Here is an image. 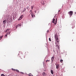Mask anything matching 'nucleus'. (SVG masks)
<instances>
[{"mask_svg": "<svg viewBox=\"0 0 76 76\" xmlns=\"http://www.w3.org/2000/svg\"><path fill=\"white\" fill-rule=\"evenodd\" d=\"M57 18L56 19V20L54 18H53V21L52 22V23H53L54 24V25H56L57 24ZM55 20H56V23H55Z\"/></svg>", "mask_w": 76, "mask_h": 76, "instance_id": "1", "label": "nucleus"}, {"mask_svg": "<svg viewBox=\"0 0 76 76\" xmlns=\"http://www.w3.org/2000/svg\"><path fill=\"white\" fill-rule=\"evenodd\" d=\"M68 14L69 16H72L73 15V11H70L68 12Z\"/></svg>", "mask_w": 76, "mask_h": 76, "instance_id": "2", "label": "nucleus"}, {"mask_svg": "<svg viewBox=\"0 0 76 76\" xmlns=\"http://www.w3.org/2000/svg\"><path fill=\"white\" fill-rule=\"evenodd\" d=\"M30 14L31 15V16L32 18H34V17H35V15H34V14L33 13V12H31L30 13Z\"/></svg>", "mask_w": 76, "mask_h": 76, "instance_id": "3", "label": "nucleus"}, {"mask_svg": "<svg viewBox=\"0 0 76 76\" xmlns=\"http://www.w3.org/2000/svg\"><path fill=\"white\" fill-rule=\"evenodd\" d=\"M23 15H22L20 18L18 19V20H20L21 19H22L23 18Z\"/></svg>", "mask_w": 76, "mask_h": 76, "instance_id": "4", "label": "nucleus"}, {"mask_svg": "<svg viewBox=\"0 0 76 76\" xmlns=\"http://www.w3.org/2000/svg\"><path fill=\"white\" fill-rule=\"evenodd\" d=\"M60 67V65L59 64H58L56 65V68L57 69H58V68Z\"/></svg>", "mask_w": 76, "mask_h": 76, "instance_id": "5", "label": "nucleus"}, {"mask_svg": "<svg viewBox=\"0 0 76 76\" xmlns=\"http://www.w3.org/2000/svg\"><path fill=\"white\" fill-rule=\"evenodd\" d=\"M7 21V20H4L3 21V24H4V25H5V24H6V21Z\"/></svg>", "mask_w": 76, "mask_h": 76, "instance_id": "6", "label": "nucleus"}, {"mask_svg": "<svg viewBox=\"0 0 76 76\" xmlns=\"http://www.w3.org/2000/svg\"><path fill=\"white\" fill-rule=\"evenodd\" d=\"M55 38H56V39H57V38H58V35H57V34H55Z\"/></svg>", "mask_w": 76, "mask_h": 76, "instance_id": "7", "label": "nucleus"}, {"mask_svg": "<svg viewBox=\"0 0 76 76\" xmlns=\"http://www.w3.org/2000/svg\"><path fill=\"white\" fill-rule=\"evenodd\" d=\"M54 57L53 56L51 58L52 61H54Z\"/></svg>", "mask_w": 76, "mask_h": 76, "instance_id": "8", "label": "nucleus"}, {"mask_svg": "<svg viewBox=\"0 0 76 76\" xmlns=\"http://www.w3.org/2000/svg\"><path fill=\"white\" fill-rule=\"evenodd\" d=\"M19 24H18L16 26V29H17V28H18V27H19Z\"/></svg>", "mask_w": 76, "mask_h": 76, "instance_id": "9", "label": "nucleus"}, {"mask_svg": "<svg viewBox=\"0 0 76 76\" xmlns=\"http://www.w3.org/2000/svg\"><path fill=\"white\" fill-rule=\"evenodd\" d=\"M56 41L57 42H58V38L57 39H56Z\"/></svg>", "mask_w": 76, "mask_h": 76, "instance_id": "10", "label": "nucleus"}, {"mask_svg": "<svg viewBox=\"0 0 76 76\" xmlns=\"http://www.w3.org/2000/svg\"><path fill=\"white\" fill-rule=\"evenodd\" d=\"M51 74H53L54 73V72H53V70H51Z\"/></svg>", "mask_w": 76, "mask_h": 76, "instance_id": "11", "label": "nucleus"}, {"mask_svg": "<svg viewBox=\"0 0 76 76\" xmlns=\"http://www.w3.org/2000/svg\"><path fill=\"white\" fill-rule=\"evenodd\" d=\"M43 76H45L46 75V74L44 72L43 73Z\"/></svg>", "mask_w": 76, "mask_h": 76, "instance_id": "12", "label": "nucleus"}, {"mask_svg": "<svg viewBox=\"0 0 76 76\" xmlns=\"http://www.w3.org/2000/svg\"><path fill=\"white\" fill-rule=\"evenodd\" d=\"M9 31V32L10 31V29H7L6 31V32H7Z\"/></svg>", "mask_w": 76, "mask_h": 76, "instance_id": "13", "label": "nucleus"}, {"mask_svg": "<svg viewBox=\"0 0 76 76\" xmlns=\"http://www.w3.org/2000/svg\"><path fill=\"white\" fill-rule=\"evenodd\" d=\"M71 23H72V25H74V24H75V22H72Z\"/></svg>", "mask_w": 76, "mask_h": 76, "instance_id": "14", "label": "nucleus"}, {"mask_svg": "<svg viewBox=\"0 0 76 76\" xmlns=\"http://www.w3.org/2000/svg\"><path fill=\"white\" fill-rule=\"evenodd\" d=\"M63 60L62 59H61V60H60V61L61 63H63Z\"/></svg>", "mask_w": 76, "mask_h": 76, "instance_id": "15", "label": "nucleus"}, {"mask_svg": "<svg viewBox=\"0 0 76 76\" xmlns=\"http://www.w3.org/2000/svg\"><path fill=\"white\" fill-rule=\"evenodd\" d=\"M7 36V34H6L4 36L5 38H6V37Z\"/></svg>", "mask_w": 76, "mask_h": 76, "instance_id": "16", "label": "nucleus"}, {"mask_svg": "<svg viewBox=\"0 0 76 76\" xmlns=\"http://www.w3.org/2000/svg\"><path fill=\"white\" fill-rule=\"evenodd\" d=\"M12 70L13 71H15V70H16V69H13V68H12Z\"/></svg>", "mask_w": 76, "mask_h": 76, "instance_id": "17", "label": "nucleus"}, {"mask_svg": "<svg viewBox=\"0 0 76 76\" xmlns=\"http://www.w3.org/2000/svg\"><path fill=\"white\" fill-rule=\"evenodd\" d=\"M20 72V73H21V74H22V75H23V74H24V73L22 72Z\"/></svg>", "mask_w": 76, "mask_h": 76, "instance_id": "18", "label": "nucleus"}, {"mask_svg": "<svg viewBox=\"0 0 76 76\" xmlns=\"http://www.w3.org/2000/svg\"><path fill=\"white\" fill-rule=\"evenodd\" d=\"M49 40L50 41H51V38H49Z\"/></svg>", "mask_w": 76, "mask_h": 76, "instance_id": "19", "label": "nucleus"}, {"mask_svg": "<svg viewBox=\"0 0 76 76\" xmlns=\"http://www.w3.org/2000/svg\"><path fill=\"white\" fill-rule=\"evenodd\" d=\"M3 36L0 37V40L3 38Z\"/></svg>", "mask_w": 76, "mask_h": 76, "instance_id": "20", "label": "nucleus"}, {"mask_svg": "<svg viewBox=\"0 0 76 76\" xmlns=\"http://www.w3.org/2000/svg\"><path fill=\"white\" fill-rule=\"evenodd\" d=\"M1 76H5V75H4V74H2L1 75Z\"/></svg>", "mask_w": 76, "mask_h": 76, "instance_id": "21", "label": "nucleus"}, {"mask_svg": "<svg viewBox=\"0 0 76 76\" xmlns=\"http://www.w3.org/2000/svg\"><path fill=\"white\" fill-rule=\"evenodd\" d=\"M10 31H9L8 32H7V34L8 35V34H10Z\"/></svg>", "mask_w": 76, "mask_h": 76, "instance_id": "22", "label": "nucleus"}, {"mask_svg": "<svg viewBox=\"0 0 76 76\" xmlns=\"http://www.w3.org/2000/svg\"><path fill=\"white\" fill-rule=\"evenodd\" d=\"M16 70L17 72H18V73H19V72H19V71L18 70Z\"/></svg>", "mask_w": 76, "mask_h": 76, "instance_id": "23", "label": "nucleus"}, {"mask_svg": "<svg viewBox=\"0 0 76 76\" xmlns=\"http://www.w3.org/2000/svg\"><path fill=\"white\" fill-rule=\"evenodd\" d=\"M25 12V11H24V10L22 11V13H23V12Z\"/></svg>", "mask_w": 76, "mask_h": 76, "instance_id": "24", "label": "nucleus"}, {"mask_svg": "<svg viewBox=\"0 0 76 76\" xmlns=\"http://www.w3.org/2000/svg\"><path fill=\"white\" fill-rule=\"evenodd\" d=\"M31 9H34V7H33V6H31Z\"/></svg>", "mask_w": 76, "mask_h": 76, "instance_id": "25", "label": "nucleus"}, {"mask_svg": "<svg viewBox=\"0 0 76 76\" xmlns=\"http://www.w3.org/2000/svg\"><path fill=\"white\" fill-rule=\"evenodd\" d=\"M42 3H42V4L44 5V2L43 1H42Z\"/></svg>", "mask_w": 76, "mask_h": 76, "instance_id": "26", "label": "nucleus"}, {"mask_svg": "<svg viewBox=\"0 0 76 76\" xmlns=\"http://www.w3.org/2000/svg\"><path fill=\"white\" fill-rule=\"evenodd\" d=\"M24 11H26V8H24Z\"/></svg>", "mask_w": 76, "mask_h": 76, "instance_id": "27", "label": "nucleus"}, {"mask_svg": "<svg viewBox=\"0 0 76 76\" xmlns=\"http://www.w3.org/2000/svg\"><path fill=\"white\" fill-rule=\"evenodd\" d=\"M55 44H56V46L57 47V46H58V45H57V44H56V43H55Z\"/></svg>", "mask_w": 76, "mask_h": 76, "instance_id": "28", "label": "nucleus"}, {"mask_svg": "<svg viewBox=\"0 0 76 76\" xmlns=\"http://www.w3.org/2000/svg\"><path fill=\"white\" fill-rule=\"evenodd\" d=\"M28 8H29V7H27V9H28Z\"/></svg>", "mask_w": 76, "mask_h": 76, "instance_id": "29", "label": "nucleus"}, {"mask_svg": "<svg viewBox=\"0 0 76 76\" xmlns=\"http://www.w3.org/2000/svg\"><path fill=\"white\" fill-rule=\"evenodd\" d=\"M32 12V10H31L30 11V12Z\"/></svg>", "mask_w": 76, "mask_h": 76, "instance_id": "30", "label": "nucleus"}, {"mask_svg": "<svg viewBox=\"0 0 76 76\" xmlns=\"http://www.w3.org/2000/svg\"><path fill=\"white\" fill-rule=\"evenodd\" d=\"M47 61H48V60H47L46 61V62H47Z\"/></svg>", "mask_w": 76, "mask_h": 76, "instance_id": "31", "label": "nucleus"}, {"mask_svg": "<svg viewBox=\"0 0 76 76\" xmlns=\"http://www.w3.org/2000/svg\"><path fill=\"white\" fill-rule=\"evenodd\" d=\"M75 14H76V12H75Z\"/></svg>", "mask_w": 76, "mask_h": 76, "instance_id": "32", "label": "nucleus"}, {"mask_svg": "<svg viewBox=\"0 0 76 76\" xmlns=\"http://www.w3.org/2000/svg\"><path fill=\"white\" fill-rule=\"evenodd\" d=\"M60 10H58V12H60Z\"/></svg>", "mask_w": 76, "mask_h": 76, "instance_id": "33", "label": "nucleus"}, {"mask_svg": "<svg viewBox=\"0 0 76 76\" xmlns=\"http://www.w3.org/2000/svg\"><path fill=\"white\" fill-rule=\"evenodd\" d=\"M50 61V60H48V61Z\"/></svg>", "mask_w": 76, "mask_h": 76, "instance_id": "34", "label": "nucleus"}, {"mask_svg": "<svg viewBox=\"0 0 76 76\" xmlns=\"http://www.w3.org/2000/svg\"><path fill=\"white\" fill-rule=\"evenodd\" d=\"M29 76H31V75H29Z\"/></svg>", "mask_w": 76, "mask_h": 76, "instance_id": "35", "label": "nucleus"}, {"mask_svg": "<svg viewBox=\"0 0 76 76\" xmlns=\"http://www.w3.org/2000/svg\"><path fill=\"white\" fill-rule=\"evenodd\" d=\"M38 76V75H37V76Z\"/></svg>", "mask_w": 76, "mask_h": 76, "instance_id": "36", "label": "nucleus"}]
</instances>
